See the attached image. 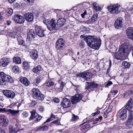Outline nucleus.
I'll return each mask as SVG.
<instances>
[{
  "mask_svg": "<svg viewBox=\"0 0 133 133\" xmlns=\"http://www.w3.org/2000/svg\"><path fill=\"white\" fill-rule=\"evenodd\" d=\"M132 48V46L128 43H124L120 46L118 51L115 52L114 58L117 60L124 59L127 52H130Z\"/></svg>",
  "mask_w": 133,
  "mask_h": 133,
  "instance_id": "1",
  "label": "nucleus"
},
{
  "mask_svg": "<svg viewBox=\"0 0 133 133\" xmlns=\"http://www.w3.org/2000/svg\"><path fill=\"white\" fill-rule=\"evenodd\" d=\"M84 38L89 46L96 50L99 49L101 45V41H99L96 37L88 36H85Z\"/></svg>",
  "mask_w": 133,
  "mask_h": 133,
  "instance_id": "2",
  "label": "nucleus"
},
{
  "mask_svg": "<svg viewBox=\"0 0 133 133\" xmlns=\"http://www.w3.org/2000/svg\"><path fill=\"white\" fill-rule=\"evenodd\" d=\"M43 23L46 25L48 29L50 31L59 29L57 21L56 23V20L55 18H52L50 20L45 19L43 21Z\"/></svg>",
  "mask_w": 133,
  "mask_h": 133,
  "instance_id": "3",
  "label": "nucleus"
},
{
  "mask_svg": "<svg viewBox=\"0 0 133 133\" xmlns=\"http://www.w3.org/2000/svg\"><path fill=\"white\" fill-rule=\"evenodd\" d=\"M0 85H6L7 81L10 83H12L14 82L12 78L3 72H0Z\"/></svg>",
  "mask_w": 133,
  "mask_h": 133,
  "instance_id": "4",
  "label": "nucleus"
},
{
  "mask_svg": "<svg viewBox=\"0 0 133 133\" xmlns=\"http://www.w3.org/2000/svg\"><path fill=\"white\" fill-rule=\"evenodd\" d=\"M33 97L34 99L38 100H43L44 98V96L40 90L36 88L32 90Z\"/></svg>",
  "mask_w": 133,
  "mask_h": 133,
  "instance_id": "5",
  "label": "nucleus"
},
{
  "mask_svg": "<svg viewBox=\"0 0 133 133\" xmlns=\"http://www.w3.org/2000/svg\"><path fill=\"white\" fill-rule=\"evenodd\" d=\"M132 111H129L128 116V120L125 123L127 128H131L133 125V115Z\"/></svg>",
  "mask_w": 133,
  "mask_h": 133,
  "instance_id": "6",
  "label": "nucleus"
},
{
  "mask_svg": "<svg viewBox=\"0 0 133 133\" xmlns=\"http://www.w3.org/2000/svg\"><path fill=\"white\" fill-rule=\"evenodd\" d=\"M31 115L30 117L29 118L30 120L35 119L34 121L37 122L39 121L42 118V116L39 115L35 111H30Z\"/></svg>",
  "mask_w": 133,
  "mask_h": 133,
  "instance_id": "7",
  "label": "nucleus"
},
{
  "mask_svg": "<svg viewBox=\"0 0 133 133\" xmlns=\"http://www.w3.org/2000/svg\"><path fill=\"white\" fill-rule=\"evenodd\" d=\"M120 6L118 4L114 5L111 4L108 7V9L110 13L112 14L117 13L118 9Z\"/></svg>",
  "mask_w": 133,
  "mask_h": 133,
  "instance_id": "8",
  "label": "nucleus"
},
{
  "mask_svg": "<svg viewBox=\"0 0 133 133\" xmlns=\"http://www.w3.org/2000/svg\"><path fill=\"white\" fill-rule=\"evenodd\" d=\"M65 45V41L63 39L60 38L57 39L55 43V48L57 50H61Z\"/></svg>",
  "mask_w": 133,
  "mask_h": 133,
  "instance_id": "9",
  "label": "nucleus"
},
{
  "mask_svg": "<svg viewBox=\"0 0 133 133\" xmlns=\"http://www.w3.org/2000/svg\"><path fill=\"white\" fill-rule=\"evenodd\" d=\"M19 112V110H15L6 108H0V112H4L7 114H11L13 116H15Z\"/></svg>",
  "mask_w": 133,
  "mask_h": 133,
  "instance_id": "10",
  "label": "nucleus"
},
{
  "mask_svg": "<svg viewBox=\"0 0 133 133\" xmlns=\"http://www.w3.org/2000/svg\"><path fill=\"white\" fill-rule=\"evenodd\" d=\"M4 95L8 98L13 99L15 96L14 92L10 90H4L3 91Z\"/></svg>",
  "mask_w": 133,
  "mask_h": 133,
  "instance_id": "11",
  "label": "nucleus"
},
{
  "mask_svg": "<svg viewBox=\"0 0 133 133\" xmlns=\"http://www.w3.org/2000/svg\"><path fill=\"white\" fill-rule=\"evenodd\" d=\"M35 34L34 30L32 29L30 30L27 34L26 41L30 42L35 38Z\"/></svg>",
  "mask_w": 133,
  "mask_h": 133,
  "instance_id": "12",
  "label": "nucleus"
},
{
  "mask_svg": "<svg viewBox=\"0 0 133 133\" xmlns=\"http://www.w3.org/2000/svg\"><path fill=\"white\" fill-rule=\"evenodd\" d=\"M10 58L4 57L0 60V66L5 67L8 65L11 61Z\"/></svg>",
  "mask_w": 133,
  "mask_h": 133,
  "instance_id": "13",
  "label": "nucleus"
},
{
  "mask_svg": "<svg viewBox=\"0 0 133 133\" xmlns=\"http://www.w3.org/2000/svg\"><path fill=\"white\" fill-rule=\"evenodd\" d=\"M35 28L36 34L39 36L42 37L45 36V30L43 28L39 26H36Z\"/></svg>",
  "mask_w": 133,
  "mask_h": 133,
  "instance_id": "14",
  "label": "nucleus"
},
{
  "mask_svg": "<svg viewBox=\"0 0 133 133\" xmlns=\"http://www.w3.org/2000/svg\"><path fill=\"white\" fill-rule=\"evenodd\" d=\"M86 89H91L92 90H94V89L97 88L98 87V85L97 84L95 83L94 82L90 83L87 82L85 84Z\"/></svg>",
  "mask_w": 133,
  "mask_h": 133,
  "instance_id": "15",
  "label": "nucleus"
},
{
  "mask_svg": "<svg viewBox=\"0 0 133 133\" xmlns=\"http://www.w3.org/2000/svg\"><path fill=\"white\" fill-rule=\"evenodd\" d=\"M82 97L81 94H76L72 96L71 99V101L73 104H76L78 102Z\"/></svg>",
  "mask_w": 133,
  "mask_h": 133,
  "instance_id": "16",
  "label": "nucleus"
},
{
  "mask_svg": "<svg viewBox=\"0 0 133 133\" xmlns=\"http://www.w3.org/2000/svg\"><path fill=\"white\" fill-rule=\"evenodd\" d=\"M117 98H114L113 99L112 103L105 110V112H106L107 113H109V112L111 111L113 107L115 106L117 102Z\"/></svg>",
  "mask_w": 133,
  "mask_h": 133,
  "instance_id": "17",
  "label": "nucleus"
},
{
  "mask_svg": "<svg viewBox=\"0 0 133 133\" xmlns=\"http://www.w3.org/2000/svg\"><path fill=\"white\" fill-rule=\"evenodd\" d=\"M114 25L117 29H119L122 28L123 26L122 19L121 18H118L115 21Z\"/></svg>",
  "mask_w": 133,
  "mask_h": 133,
  "instance_id": "18",
  "label": "nucleus"
},
{
  "mask_svg": "<svg viewBox=\"0 0 133 133\" xmlns=\"http://www.w3.org/2000/svg\"><path fill=\"white\" fill-rule=\"evenodd\" d=\"M63 107L64 108H69L70 107L71 103L69 99L65 98L63 99V101L61 103Z\"/></svg>",
  "mask_w": 133,
  "mask_h": 133,
  "instance_id": "19",
  "label": "nucleus"
},
{
  "mask_svg": "<svg viewBox=\"0 0 133 133\" xmlns=\"http://www.w3.org/2000/svg\"><path fill=\"white\" fill-rule=\"evenodd\" d=\"M126 34L128 38L133 40V28H128L126 30Z\"/></svg>",
  "mask_w": 133,
  "mask_h": 133,
  "instance_id": "20",
  "label": "nucleus"
},
{
  "mask_svg": "<svg viewBox=\"0 0 133 133\" xmlns=\"http://www.w3.org/2000/svg\"><path fill=\"white\" fill-rule=\"evenodd\" d=\"M57 21L59 29L60 28L66 24V20L64 18H59Z\"/></svg>",
  "mask_w": 133,
  "mask_h": 133,
  "instance_id": "21",
  "label": "nucleus"
},
{
  "mask_svg": "<svg viewBox=\"0 0 133 133\" xmlns=\"http://www.w3.org/2000/svg\"><path fill=\"white\" fill-rule=\"evenodd\" d=\"M14 16L15 18L14 19L16 22L21 24L24 22L25 19L23 16L19 15H16Z\"/></svg>",
  "mask_w": 133,
  "mask_h": 133,
  "instance_id": "22",
  "label": "nucleus"
},
{
  "mask_svg": "<svg viewBox=\"0 0 133 133\" xmlns=\"http://www.w3.org/2000/svg\"><path fill=\"white\" fill-rule=\"evenodd\" d=\"M24 16L26 20L29 22H31L34 19V16L32 13H28L25 15Z\"/></svg>",
  "mask_w": 133,
  "mask_h": 133,
  "instance_id": "23",
  "label": "nucleus"
},
{
  "mask_svg": "<svg viewBox=\"0 0 133 133\" xmlns=\"http://www.w3.org/2000/svg\"><path fill=\"white\" fill-rule=\"evenodd\" d=\"M83 77L84 79L87 81H89L91 79L93 76L92 74L90 72H84Z\"/></svg>",
  "mask_w": 133,
  "mask_h": 133,
  "instance_id": "24",
  "label": "nucleus"
},
{
  "mask_svg": "<svg viewBox=\"0 0 133 133\" xmlns=\"http://www.w3.org/2000/svg\"><path fill=\"white\" fill-rule=\"evenodd\" d=\"M0 119H3L2 126L3 127H7L8 125V121L7 117L4 115H1Z\"/></svg>",
  "mask_w": 133,
  "mask_h": 133,
  "instance_id": "25",
  "label": "nucleus"
},
{
  "mask_svg": "<svg viewBox=\"0 0 133 133\" xmlns=\"http://www.w3.org/2000/svg\"><path fill=\"white\" fill-rule=\"evenodd\" d=\"M19 81L21 83L26 86H28L30 84V82L26 77L21 78L20 79Z\"/></svg>",
  "mask_w": 133,
  "mask_h": 133,
  "instance_id": "26",
  "label": "nucleus"
},
{
  "mask_svg": "<svg viewBox=\"0 0 133 133\" xmlns=\"http://www.w3.org/2000/svg\"><path fill=\"white\" fill-rule=\"evenodd\" d=\"M30 56L34 60L37 59L38 57L37 51L35 49L33 50L32 52L31 53Z\"/></svg>",
  "mask_w": 133,
  "mask_h": 133,
  "instance_id": "27",
  "label": "nucleus"
},
{
  "mask_svg": "<svg viewBox=\"0 0 133 133\" xmlns=\"http://www.w3.org/2000/svg\"><path fill=\"white\" fill-rule=\"evenodd\" d=\"M127 112V110L126 109H125L122 110L119 114V117L121 119H123L126 118Z\"/></svg>",
  "mask_w": 133,
  "mask_h": 133,
  "instance_id": "28",
  "label": "nucleus"
},
{
  "mask_svg": "<svg viewBox=\"0 0 133 133\" xmlns=\"http://www.w3.org/2000/svg\"><path fill=\"white\" fill-rule=\"evenodd\" d=\"M19 130L18 127H15L13 125H11L9 127V131L10 133H16Z\"/></svg>",
  "mask_w": 133,
  "mask_h": 133,
  "instance_id": "29",
  "label": "nucleus"
},
{
  "mask_svg": "<svg viewBox=\"0 0 133 133\" xmlns=\"http://www.w3.org/2000/svg\"><path fill=\"white\" fill-rule=\"evenodd\" d=\"M42 67L41 65H38L34 68L32 70L33 72L36 74L39 73L41 70Z\"/></svg>",
  "mask_w": 133,
  "mask_h": 133,
  "instance_id": "30",
  "label": "nucleus"
},
{
  "mask_svg": "<svg viewBox=\"0 0 133 133\" xmlns=\"http://www.w3.org/2000/svg\"><path fill=\"white\" fill-rule=\"evenodd\" d=\"M122 67L124 68H128L131 65L129 62L125 61H123L122 63Z\"/></svg>",
  "mask_w": 133,
  "mask_h": 133,
  "instance_id": "31",
  "label": "nucleus"
},
{
  "mask_svg": "<svg viewBox=\"0 0 133 133\" xmlns=\"http://www.w3.org/2000/svg\"><path fill=\"white\" fill-rule=\"evenodd\" d=\"M41 81V77L40 76H38L35 79V81L33 82V84L36 85L40 82Z\"/></svg>",
  "mask_w": 133,
  "mask_h": 133,
  "instance_id": "32",
  "label": "nucleus"
},
{
  "mask_svg": "<svg viewBox=\"0 0 133 133\" xmlns=\"http://www.w3.org/2000/svg\"><path fill=\"white\" fill-rule=\"evenodd\" d=\"M13 61L16 64H21V59L19 57H14L13 58Z\"/></svg>",
  "mask_w": 133,
  "mask_h": 133,
  "instance_id": "33",
  "label": "nucleus"
},
{
  "mask_svg": "<svg viewBox=\"0 0 133 133\" xmlns=\"http://www.w3.org/2000/svg\"><path fill=\"white\" fill-rule=\"evenodd\" d=\"M54 83L51 81H46L44 84V85L46 86L50 87L53 86L54 84Z\"/></svg>",
  "mask_w": 133,
  "mask_h": 133,
  "instance_id": "34",
  "label": "nucleus"
},
{
  "mask_svg": "<svg viewBox=\"0 0 133 133\" xmlns=\"http://www.w3.org/2000/svg\"><path fill=\"white\" fill-rule=\"evenodd\" d=\"M132 99L130 98L127 104L126 108L128 109L129 108H131L132 107Z\"/></svg>",
  "mask_w": 133,
  "mask_h": 133,
  "instance_id": "35",
  "label": "nucleus"
},
{
  "mask_svg": "<svg viewBox=\"0 0 133 133\" xmlns=\"http://www.w3.org/2000/svg\"><path fill=\"white\" fill-rule=\"evenodd\" d=\"M65 84V83L64 82H62L60 85L61 86H59V87H56L57 89H58V90L59 91H62L63 90L64 88V87Z\"/></svg>",
  "mask_w": 133,
  "mask_h": 133,
  "instance_id": "36",
  "label": "nucleus"
},
{
  "mask_svg": "<svg viewBox=\"0 0 133 133\" xmlns=\"http://www.w3.org/2000/svg\"><path fill=\"white\" fill-rule=\"evenodd\" d=\"M30 62H23V66L25 69L27 70L30 68Z\"/></svg>",
  "mask_w": 133,
  "mask_h": 133,
  "instance_id": "37",
  "label": "nucleus"
},
{
  "mask_svg": "<svg viewBox=\"0 0 133 133\" xmlns=\"http://www.w3.org/2000/svg\"><path fill=\"white\" fill-rule=\"evenodd\" d=\"M97 17L98 14H97L94 15L91 19V23H93L96 21L97 19Z\"/></svg>",
  "mask_w": 133,
  "mask_h": 133,
  "instance_id": "38",
  "label": "nucleus"
},
{
  "mask_svg": "<svg viewBox=\"0 0 133 133\" xmlns=\"http://www.w3.org/2000/svg\"><path fill=\"white\" fill-rule=\"evenodd\" d=\"M79 119V117L78 116H76L74 114L72 115V116L71 119L70 121L72 122L76 121L78 120Z\"/></svg>",
  "mask_w": 133,
  "mask_h": 133,
  "instance_id": "39",
  "label": "nucleus"
},
{
  "mask_svg": "<svg viewBox=\"0 0 133 133\" xmlns=\"http://www.w3.org/2000/svg\"><path fill=\"white\" fill-rule=\"evenodd\" d=\"M12 71L14 72H17L19 71V68L16 65H15L12 68Z\"/></svg>",
  "mask_w": 133,
  "mask_h": 133,
  "instance_id": "40",
  "label": "nucleus"
},
{
  "mask_svg": "<svg viewBox=\"0 0 133 133\" xmlns=\"http://www.w3.org/2000/svg\"><path fill=\"white\" fill-rule=\"evenodd\" d=\"M18 44L22 46H25V42L22 39H20L18 41Z\"/></svg>",
  "mask_w": 133,
  "mask_h": 133,
  "instance_id": "41",
  "label": "nucleus"
},
{
  "mask_svg": "<svg viewBox=\"0 0 133 133\" xmlns=\"http://www.w3.org/2000/svg\"><path fill=\"white\" fill-rule=\"evenodd\" d=\"M48 127L46 126H43V127H40L39 128V130H40L42 131L46 130L48 129Z\"/></svg>",
  "mask_w": 133,
  "mask_h": 133,
  "instance_id": "42",
  "label": "nucleus"
},
{
  "mask_svg": "<svg viewBox=\"0 0 133 133\" xmlns=\"http://www.w3.org/2000/svg\"><path fill=\"white\" fill-rule=\"evenodd\" d=\"M37 103L35 101H32L29 105V107H32L35 106L37 104Z\"/></svg>",
  "mask_w": 133,
  "mask_h": 133,
  "instance_id": "43",
  "label": "nucleus"
},
{
  "mask_svg": "<svg viewBox=\"0 0 133 133\" xmlns=\"http://www.w3.org/2000/svg\"><path fill=\"white\" fill-rule=\"evenodd\" d=\"M96 4V3H94L93 4V5L94 6V9L96 10V11H100L101 10V8L99 7L98 6H97L96 5H95V4Z\"/></svg>",
  "mask_w": 133,
  "mask_h": 133,
  "instance_id": "44",
  "label": "nucleus"
},
{
  "mask_svg": "<svg viewBox=\"0 0 133 133\" xmlns=\"http://www.w3.org/2000/svg\"><path fill=\"white\" fill-rule=\"evenodd\" d=\"M124 80H127L128 79L129 77V75L128 73L125 74L124 75Z\"/></svg>",
  "mask_w": 133,
  "mask_h": 133,
  "instance_id": "45",
  "label": "nucleus"
},
{
  "mask_svg": "<svg viewBox=\"0 0 133 133\" xmlns=\"http://www.w3.org/2000/svg\"><path fill=\"white\" fill-rule=\"evenodd\" d=\"M22 115H23V117H27L28 116V113L26 111L24 112L23 113Z\"/></svg>",
  "mask_w": 133,
  "mask_h": 133,
  "instance_id": "46",
  "label": "nucleus"
},
{
  "mask_svg": "<svg viewBox=\"0 0 133 133\" xmlns=\"http://www.w3.org/2000/svg\"><path fill=\"white\" fill-rule=\"evenodd\" d=\"M128 93L130 95L133 94V88H131L129 90L127 91Z\"/></svg>",
  "mask_w": 133,
  "mask_h": 133,
  "instance_id": "47",
  "label": "nucleus"
},
{
  "mask_svg": "<svg viewBox=\"0 0 133 133\" xmlns=\"http://www.w3.org/2000/svg\"><path fill=\"white\" fill-rule=\"evenodd\" d=\"M52 123H54L57 125H59L60 124V121L59 119L56 120L52 122Z\"/></svg>",
  "mask_w": 133,
  "mask_h": 133,
  "instance_id": "48",
  "label": "nucleus"
},
{
  "mask_svg": "<svg viewBox=\"0 0 133 133\" xmlns=\"http://www.w3.org/2000/svg\"><path fill=\"white\" fill-rule=\"evenodd\" d=\"M12 37L13 38H17L18 37V35H17V33L16 32H14L12 34Z\"/></svg>",
  "mask_w": 133,
  "mask_h": 133,
  "instance_id": "49",
  "label": "nucleus"
},
{
  "mask_svg": "<svg viewBox=\"0 0 133 133\" xmlns=\"http://www.w3.org/2000/svg\"><path fill=\"white\" fill-rule=\"evenodd\" d=\"M118 92V91L117 90H111L110 93H112L113 95H115Z\"/></svg>",
  "mask_w": 133,
  "mask_h": 133,
  "instance_id": "50",
  "label": "nucleus"
},
{
  "mask_svg": "<svg viewBox=\"0 0 133 133\" xmlns=\"http://www.w3.org/2000/svg\"><path fill=\"white\" fill-rule=\"evenodd\" d=\"M130 96V95L129 94V93H128L127 91L124 94V97L125 98H127L129 97Z\"/></svg>",
  "mask_w": 133,
  "mask_h": 133,
  "instance_id": "51",
  "label": "nucleus"
},
{
  "mask_svg": "<svg viewBox=\"0 0 133 133\" xmlns=\"http://www.w3.org/2000/svg\"><path fill=\"white\" fill-rule=\"evenodd\" d=\"M38 109L40 111L42 112L44 110V107L42 106H40L38 108Z\"/></svg>",
  "mask_w": 133,
  "mask_h": 133,
  "instance_id": "52",
  "label": "nucleus"
},
{
  "mask_svg": "<svg viewBox=\"0 0 133 133\" xmlns=\"http://www.w3.org/2000/svg\"><path fill=\"white\" fill-rule=\"evenodd\" d=\"M112 84V82L111 81H109L107 83L106 85H105V86L107 87H108L111 85Z\"/></svg>",
  "mask_w": 133,
  "mask_h": 133,
  "instance_id": "53",
  "label": "nucleus"
},
{
  "mask_svg": "<svg viewBox=\"0 0 133 133\" xmlns=\"http://www.w3.org/2000/svg\"><path fill=\"white\" fill-rule=\"evenodd\" d=\"M84 72H82L81 73L78 74H77V76H79L82 77L83 78V75H84Z\"/></svg>",
  "mask_w": 133,
  "mask_h": 133,
  "instance_id": "54",
  "label": "nucleus"
},
{
  "mask_svg": "<svg viewBox=\"0 0 133 133\" xmlns=\"http://www.w3.org/2000/svg\"><path fill=\"white\" fill-rule=\"evenodd\" d=\"M80 45L81 47L83 48L84 46V42L83 41H82L80 44Z\"/></svg>",
  "mask_w": 133,
  "mask_h": 133,
  "instance_id": "55",
  "label": "nucleus"
},
{
  "mask_svg": "<svg viewBox=\"0 0 133 133\" xmlns=\"http://www.w3.org/2000/svg\"><path fill=\"white\" fill-rule=\"evenodd\" d=\"M4 100V98L2 95H0V101H3Z\"/></svg>",
  "mask_w": 133,
  "mask_h": 133,
  "instance_id": "56",
  "label": "nucleus"
},
{
  "mask_svg": "<svg viewBox=\"0 0 133 133\" xmlns=\"http://www.w3.org/2000/svg\"><path fill=\"white\" fill-rule=\"evenodd\" d=\"M13 10L12 9H10L8 11V13L10 15H11L13 13Z\"/></svg>",
  "mask_w": 133,
  "mask_h": 133,
  "instance_id": "57",
  "label": "nucleus"
},
{
  "mask_svg": "<svg viewBox=\"0 0 133 133\" xmlns=\"http://www.w3.org/2000/svg\"><path fill=\"white\" fill-rule=\"evenodd\" d=\"M54 101L56 103H58L59 102V99L58 98H55L54 99Z\"/></svg>",
  "mask_w": 133,
  "mask_h": 133,
  "instance_id": "58",
  "label": "nucleus"
},
{
  "mask_svg": "<svg viewBox=\"0 0 133 133\" xmlns=\"http://www.w3.org/2000/svg\"><path fill=\"white\" fill-rule=\"evenodd\" d=\"M87 14V11L85 10L83 14H81V15L83 18L84 17V16Z\"/></svg>",
  "mask_w": 133,
  "mask_h": 133,
  "instance_id": "59",
  "label": "nucleus"
},
{
  "mask_svg": "<svg viewBox=\"0 0 133 133\" xmlns=\"http://www.w3.org/2000/svg\"><path fill=\"white\" fill-rule=\"evenodd\" d=\"M53 120V119H51V118H49L44 123H47L50 122V121Z\"/></svg>",
  "mask_w": 133,
  "mask_h": 133,
  "instance_id": "60",
  "label": "nucleus"
},
{
  "mask_svg": "<svg viewBox=\"0 0 133 133\" xmlns=\"http://www.w3.org/2000/svg\"><path fill=\"white\" fill-rule=\"evenodd\" d=\"M5 132V130L0 128V133H4Z\"/></svg>",
  "mask_w": 133,
  "mask_h": 133,
  "instance_id": "61",
  "label": "nucleus"
},
{
  "mask_svg": "<svg viewBox=\"0 0 133 133\" xmlns=\"http://www.w3.org/2000/svg\"><path fill=\"white\" fill-rule=\"evenodd\" d=\"M11 23V21H10L8 20V21H6V24H7L8 25H9Z\"/></svg>",
  "mask_w": 133,
  "mask_h": 133,
  "instance_id": "62",
  "label": "nucleus"
},
{
  "mask_svg": "<svg viewBox=\"0 0 133 133\" xmlns=\"http://www.w3.org/2000/svg\"><path fill=\"white\" fill-rule=\"evenodd\" d=\"M85 129H86L85 125L82 126L81 128V129L82 131H83Z\"/></svg>",
  "mask_w": 133,
  "mask_h": 133,
  "instance_id": "63",
  "label": "nucleus"
},
{
  "mask_svg": "<svg viewBox=\"0 0 133 133\" xmlns=\"http://www.w3.org/2000/svg\"><path fill=\"white\" fill-rule=\"evenodd\" d=\"M25 1L30 3H32L33 2V0H25Z\"/></svg>",
  "mask_w": 133,
  "mask_h": 133,
  "instance_id": "64",
  "label": "nucleus"
}]
</instances>
